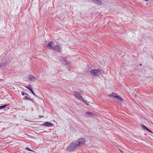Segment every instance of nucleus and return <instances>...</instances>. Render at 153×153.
Returning a JSON list of instances; mask_svg holds the SVG:
<instances>
[{
	"label": "nucleus",
	"mask_w": 153,
	"mask_h": 153,
	"mask_svg": "<svg viewBox=\"0 0 153 153\" xmlns=\"http://www.w3.org/2000/svg\"><path fill=\"white\" fill-rule=\"evenodd\" d=\"M85 139L84 138L78 139L70 144L67 148L69 152H72L82 146L85 144Z\"/></svg>",
	"instance_id": "1"
},
{
	"label": "nucleus",
	"mask_w": 153,
	"mask_h": 153,
	"mask_svg": "<svg viewBox=\"0 0 153 153\" xmlns=\"http://www.w3.org/2000/svg\"><path fill=\"white\" fill-rule=\"evenodd\" d=\"M47 47L49 49L53 50L58 52H60L61 51V45H57L54 46L53 43L52 42H49L47 45Z\"/></svg>",
	"instance_id": "2"
},
{
	"label": "nucleus",
	"mask_w": 153,
	"mask_h": 153,
	"mask_svg": "<svg viewBox=\"0 0 153 153\" xmlns=\"http://www.w3.org/2000/svg\"><path fill=\"white\" fill-rule=\"evenodd\" d=\"M104 72V71L103 70L98 68L94 69L91 70V75L93 77H99Z\"/></svg>",
	"instance_id": "3"
},
{
	"label": "nucleus",
	"mask_w": 153,
	"mask_h": 153,
	"mask_svg": "<svg viewBox=\"0 0 153 153\" xmlns=\"http://www.w3.org/2000/svg\"><path fill=\"white\" fill-rule=\"evenodd\" d=\"M108 97H111L112 98H115L118 100L122 102H123V99L121 98V97L118 95L114 93H112L111 94H108Z\"/></svg>",
	"instance_id": "4"
},
{
	"label": "nucleus",
	"mask_w": 153,
	"mask_h": 153,
	"mask_svg": "<svg viewBox=\"0 0 153 153\" xmlns=\"http://www.w3.org/2000/svg\"><path fill=\"white\" fill-rule=\"evenodd\" d=\"M80 94L81 92H77L76 91H74L73 92L74 95L75 97V98L77 100H78L80 102H81L82 100H83V101H85L84 100L80 95L81 94Z\"/></svg>",
	"instance_id": "5"
},
{
	"label": "nucleus",
	"mask_w": 153,
	"mask_h": 153,
	"mask_svg": "<svg viewBox=\"0 0 153 153\" xmlns=\"http://www.w3.org/2000/svg\"><path fill=\"white\" fill-rule=\"evenodd\" d=\"M68 58L66 59L61 58L59 59V60L63 63L64 65H70V63L69 62V60L68 59Z\"/></svg>",
	"instance_id": "6"
},
{
	"label": "nucleus",
	"mask_w": 153,
	"mask_h": 153,
	"mask_svg": "<svg viewBox=\"0 0 153 153\" xmlns=\"http://www.w3.org/2000/svg\"><path fill=\"white\" fill-rule=\"evenodd\" d=\"M85 115L86 116H89L90 117H95L96 116V115L94 113L89 111H87L85 113Z\"/></svg>",
	"instance_id": "7"
},
{
	"label": "nucleus",
	"mask_w": 153,
	"mask_h": 153,
	"mask_svg": "<svg viewBox=\"0 0 153 153\" xmlns=\"http://www.w3.org/2000/svg\"><path fill=\"white\" fill-rule=\"evenodd\" d=\"M28 77L29 79L33 82L35 81L36 79V77L32 74L29 75Z\"/></svg>",
	"instance_id": "8"
},
{
	"label": "nucleus",
	"mask_w": 153,
	"mask_h": 153,
	"mask_svg": "<svg viewBox=\"0 0 153 153\" xmlns=\"http://www.w3.org/2000/svg\"><path fill=\"white\" fill-rule=\"evenodd\" d=\"M141 126L145 130H146L147 131H148V132H150L151 133H152L153 134V132L152 131L149 129L148 128H147L146 126L143 125L141 124Z\"/></svg>",
	"instance_id": "9"
},
{
	"label": "nucleus",
	"mask_w": 153,
	"mask_h": 153,
	"mask_svg": "<svg viewBox=\"0 0 153 153\" xmlns=\"http://www.w3.org/2000/svg\"><path fill=\"white\" fill-rule=\"evenodd\" d=\"M53 125L52 123L48 122H46L42 124L43 126H45L47 127L52 126Z\"/></svg>",
	"instance_id": "10"
},
{
	"label": "nucleus",
	"mask_w": 153,
	"mask_h": 153,
	"mask_svg": "<svg viewBox=\"0 0 153 153\" xmlns=\"http://www.w3.org/2000/svg\"><path fill=\"white\" fill-rule=\"evenodd\" d=\"M92 2L98 5H100L102 4L101 0H91Z\"/></svg>",
	"instance_id": "11"
},
{
	"label": "nucleus",
	"mask_w": 153,
	"mask_h": 153,
	"mask_svg": "<svg viewBox=\"0 0 153 153\" xmlns=\"http://www.w3.org/2000/svg\"><path fill=\"white\" fill-rule=\"evenodd\" d=\"M25 87L27 88L29 91H30L34 96L36 97H38L34 93L32 89L30 88V86L28 87L26 86Z\"/></svg>",
	"instance_id": "12"
},
{
	"label": "nucleus",
	"mask_w": 153,
	"mask_h": 153,
	"mask_svg": "<svg viewBox=\"0 0 153 153\" xmlns=\"http://www.w3.org/2000/svg\"><path fill=\"white\" fill-rule=\"evenodd\" d=\"M5 64H6V62H2V63H1L0 64V68H2V67H4L6 65H5Z\"/></svg>",
	"instance_id": "13"
},
{
	"label": "nucleus",
	"mask_w": 153,
	"mask_h": 153,
	"mask_svg": "<svg viewBox=\"0 0 153 153\" xmlns=\"http://www.w3.org/2000/svg\"><path fill=\"white\" fill-rule=\"evenodd\" d=\"M7 105H4L2 106H0V109H1L3 108H5Z\"/></svg>",
	"instance_id": "14"
},
{
	"label": "nucleus",
	"mask_w": 153,
	"mask_h": 153,
	"mask_svg": "<svg viewBox=\"0 0 153 153\" xmlns=\"http://www.w3.org/2000/svg\"><path fill=\"white\" fill-rule=\"evenodd\" d=\"M21 94H22V95H28V94H27V93H25L24 92V91H22V93H21Z\"/></svg>",
	"instance_id": "15"
},
{
	"label": "nucleus",
	"mask_w": 153,
	"mask_h": 153,
	"mask_svg": "<svg viewBox=\"0 0 153 153\" xmlns=\"http://www.w3.org/2000/svg\"><path fill=\"white\" fill-rule=\"evenodd\" d=\"M81 102H82L83 103H85L87 106H88L89 105V104L86 102L85 100V101H83V100H82Z\"/></svg>",
	"instance_id": "16"
},
{
	"label": "nucleus",
	"mask_w": 153,
	"mask_h": 153,
	"mask_svg": "<svg viewBox=\"0 0 153 153\" xmlns=\"http://www.w3.org/2000/svg\"><path fill=\"white\" fill-rule=\"evenodd\" d=\"M29 98L27 96H25V98H24L23 99H25V100H29Z\"/></svg>",
	"instance_id": "17"
},
{
	"label": "nucleus",
	"mask_w": 153,
	"mask_h": 153,
	"mask_svg": "<svg viewBox=\"0 0 153 153\" xmlns=\"http://www.w3.org/2000/svg\"><path fill=\"white\" fill-rule=\"evenodd\" d=\"M26 149L27 150H28V151H29L34 152L33 151L31 150L28 147H26Z\"/></svg>",
	"instance_id": "18"
},
{
	"label": "nucleus",
	"mask_w": 153,
	"mask_h": 153,
	"mask_svg": "<svg viewBox=\"0 0 153 153\" xmlns=\"http://www.w3.org/2000/svg\"><path fill=\"white\" fill-rule=\"evenodd\" d=\"M28 100H30L31 101H32L33 102L34 101V100H33L32 99H31L30 98H29V99Z\"/></svg>",
	"instance_id": "19"
},
{
	"label": "nucleus",
	"mask_w": 153,
	"mask_h": 153,
	"mask_svg": "<svg viewBox=\"0 0 153 153\" xmlns=\"http://www.w3.org/2000/svg\"><path fill=\"white\" fill-rule=\"evenodd\" d=\"M119 151H120V152L121 153H123V152L122 151H121V150H119Z\"/></svg>",
	"instance_id": "20"
}]
</instances>
